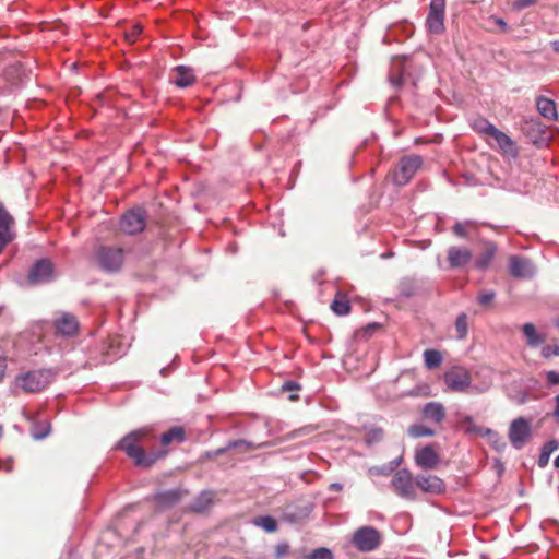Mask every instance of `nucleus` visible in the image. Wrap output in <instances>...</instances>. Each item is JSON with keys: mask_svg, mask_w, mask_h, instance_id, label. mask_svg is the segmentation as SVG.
<instances>
[{"mask_svg": "<svg viewBox=\"0 0 559 559\" xmlns=\"http://www.w3.org/2000/svg\"><path fill=\"white\" fill-rule=\"evenodd\" d=\"M151 427H142L129 432L117 444L116 449L123 451L133 461L136 467L150 468L159 460L165 459L169 450L166 447L173 443H182L186 439V431L180 426L171 427L160 436L163 449L145 451L146 444L152 436Z\"/></svg>", "mask_w": 559, "mask_h": 559, "instance_id": "f257e3e1", "label": "nucleus"}, {"mask_svg": "<svg viewBox=\"0 0 559 559\" xmlns=\"http://www.w3.org/2000/svg\"><path fill=\"white\" fill-rule=\"evenodd\" d=\"M53 377V372L49 369L27 371L15 378L14 385L25 393H37L46 389Z\"/></svg>", "mask_w": 559, "mask_h": 559, "instance_id": "f03ea898", "label": "nucleus"}, {"mask_svg": "<svg viewBox=\"0 0 559 559\" xmlns=\"http://www.w3.org/2000/svg\"><path fill=\"white\" fill-rule=\"evenodd\" d=\"M421 166V156L416 154L404 155L397 160L389 177L395 186L402 187L413 179Z\"/></svg>", "mask_w": 559, "mask_h": 559, "instance_id": "7ed1b4c3", "label": "nucleus"}, {"mask_svg": "<svg viewBox=\"0 0 559 559\" xmlns=\"http://www.w3.org/2000/svg\"><path fill=\"white\" fill-rule=\"evenodd\" d=\"M126 251L121 247L100 245L95 250V262L97 265L109 273L121 270L124 262Z\"/></svg>", "mask_w": 559, "mask_h": 559, "instance_id": "20e7f679", "label": "nucleus"}, {"mask_svg": "<svg viewBox=\"0 0 559 559\" xmlns=\"http://www.w3.org/2000/svg\"><path fill=\"white\" fill-rule=\"evenodd\" d=\"M382 540L381 533L373 526H361L357 528L350 538L352 545L361 552L376 550Z\"/></svg>", "mask_w": 559, "mask_h": 559, "instance_id": "39448f33", "label": "nucleus"}, {"mask_svg": "<svg viewBox=\"0 0 559 559\" xmlns=\"http://www.w3.org/2000/svg\"><path fill=\"white\" fill-rule=\"evenodd\" d=\"M444 382L449 391L465 393L472 385V374L466 368L454 366L444 372Z\"/></svg>", "mask_w": 559, "mask_h": 559, "instance_id": "423d86ee", "label": "nucleus"}, {"mask_svg": "<svg viewBox=\"0 0 559 559\" xmlns=\"http://www.w3.org/2000/svg\"><path fill=\"white\" fill-rule=\"evenodd\" d=\"M444 0H431L426 26L429 33L440 34L444 31Z\"/></svg>", "mask_w": 559, "mask_h": 559, "instance_id": "0eeeda50", "label": "nucleus"}, {"mask_svg": "<svg viewBox=\"0 0 559 559\" xmlns=\"http://www.w3.org/2000/svg\"><path fill=\"white\" fill-rule=\"evenodd\" d=\"M531 437V423L524 417L514 419L509 427V440L516 449H521Z\"/></svg>", "mask_w": 559, "mask_h": 559, "instance_id": "6e6552de", "label": "nucleus"}, {"mask_svg": "<svg viewBox=\"0 0 559 559\" xmlns=\"http://www.w3.org/2000/svg\"><path fill=\"white\" fill-rule=\"evenodd\" d=\"M392 487L394 491L403 498L413 499L415 497L414 487L415 481L409 471L400 469L397 471L392 480Z\"/></svg>", "mask_w": 559, "mask_h": 559, "instance_id": "1a4fd4ad", "label": "nucleus"}, {"mask_svg": "<svg viewBox=\"0 0 559 559\" xmlns=\"http://www.w3.org/2000/svg\"><path fill=\"white\" fill-rule=\"evenodd\" d=\"M473 251L466 246H451L447 252L450 267L463 269L472 262Z\"/></svg>", "mask_w": 559, "mask_h": 559, "instance_id": "9d476101", "label": "nucleus"}, {"mask_svg": "<svg viewBox=\"0 0 559 559\" xmlns=\"http://www.w3.org/2000/svg\"><path fill=\"white\" fill-rule=\"evenodd\" d=\"M53 277L52 263L43 259L37 261L28 273V282L31 284H41L51 281Z\"/></svg>", "mask_w": 559, "mask_h": 559, "instance_id": "9b49d317", "label": "nucleus"}, {"mask_svg": "<svg viewBox=\"0 0 559 559\" xmlns=\"http://www.w3.org/2000/svg\"><path fill=\"white\" fill-rule=\"evenodd\" d=\"M119 224L123 233L133 235L144 229L145 218L142 212H124Z\"/></svg>", "mask_w": 559, "mask_h": 559, "instance_id": "f8f14e48", "label": "nucleus"}, {"mask_svg": "<svg viewBox=\"0 0 559 559\" xmlns=\"http://www.w3.org/2000/svg\"><path fill=\"white\" fill-rule=\"evenodd\" d=\"M415 463L424 469H435L440 463V457L431 445H426L416 451Z\"/></svg>", "mask_w": 559, "mask_h": 559, "instance_id": "ddd939ff", "label": "nucleus"}, {"mask_svg": "<svg viewBox=\"0 0 559 559\" xmlns=\"http://www.w3.org/2000/svg\"><path fill=\"white\" fill-rule=\"evenodd\" d=\"M56 331L63 336H73L79 331V321L71 313H61L55 321Z\"/></svg>", "mask_w": 559, "mask_h": 559, "instance_id": "4468645a", "label": "nucleus"}, {"mask_svg": "<svg viewBox=\"0 0 559 559\" xmlns=\"http://www.w3.org/2000/svg\"><path fill=\"white\" fill-rule=\"evenodd\" d=\"M415 485L424 492L440 493L444 490V483L435 475H418Z\"/></svg>", "mask_w": 559, "mask_h": 559, "instance_id": "2eb2a0df", "label": "nucleus"}, {"mask_svg": "<svg viewBox=\"0 0 559 559\" xmlns=\"http://www.w3.org/2000/svg\"><path fill=\"white\" fill-rule=\"evenodd\" d=\"M509 269L513 277L525 278L533 274V269L530 261L519 255H511L509 258Z\"/></svg>", "mask_w": 559, "mask_h": 559, "instance_id": "dca6fc26", "label": "nucleus"}, {"mask_svg": "<svg viewBox=\"0 0 559 559\" xmlns=\"http://www.w3.org/2000/svg\"><path fill=\"white\" fill-rule=\"evenodd\" d=\"M13 224L14 219L9 212H0V253L13 239V235L11 233V227Z\"/></svg>", "mask_w": 559, "mask_h": 559, "instance_id": "f3484780", "label": "nucleus"}, {"mask_svg": "<svg viewBox=\"0 0 559 559\" xmlns=\"http://www.w3.org/2000/svg\"><path fill=\"white\" fill-rule=\"evenodd\" d=\"M492 139L497 142L499 148L503 154L515 157L518 155V148L515 142L507 135L504 132L500 131L498 128L491 135Z\"/></svg>", "mask_w": 559, "mask_h": 559, "instance_id": "a211bd4d", "label": "nucleus"}, {"mask_svg": "<svg viewBox=\"0 0 559 559\" xmlns=\"http://www.w3.org/2000/svg\"><path fill=\"white\" fill-rule=\"evenodd\" d=\"M423 416L436 424H441L445 418V408L439 402H429L423 408Z\"/></svg>", "mask_w": 559, "mask_h": 559, "instance_id": "6ab92c4d", "label": "nucleus"}, {"mask_svg": "<svg viewBox=\"0 0 559 559\" xmlns=\"http://www.w3.org/2000/svg\"><path fill=\"white\" fill-rule=\"evenodd\" d=\"M174 72L176 74L174 82L178 87H188L195 82V75L189 67L178 66L174 69Z\"/></svg>", "mask_w": 559, "mask_h": 559, "instance_id": "aec40b11", "label": "nucleus"}, {"mask_svg": "<svg viewBox=\"0 0 559 559\" xmlns=\"http://www.w3.org/2000/svg\"><path fill=\"white\" fill-rule=\"evenodd\" d=\"M180 499L181 492L177 489L158 492L154 496L155 503L160 508H170L178 503Z\"/></svg>", "mask_w": 559, "mask_h": 559, "instance_id": "412c9836", "label": "nucleus"}, {"mask_svg": "<svg viewBox=\"0 0 559 559\" xmlns=\"http://www.w3.org/2000/svg\"><path fill=\"white\" fill-rule=\"evenodd\" d=\"M536 107L538 112L548 120H556L558 117L556 104L552 99L539 96L536 99Z\"/></svg>", "mask_w": 559, "mask_h": 559, "instance_id": "4be33fe9", "label": "nucleus"}, {"mask_svg": "<svg viewBox=\"0 0 559 559\" xmlns=\"http://www.w3.org/2000/svg\"><path fill=\"white\" fill-rule=\"evenodd\" d=\"M497 252V246L493 242H486L484 251L475 261V267L478 270H486L490 265Z\"/></svg>", "mask_w": 559, "mask_h": 559, "instance_id": "5701e85b", "label": "nucleus"}, {"mask_svg": "<svg viewBox=\"0 0 559 559\" xmlns=\"http://www.w3.org/2000/svg\"><path fill=\"white\" fill-rule=\"evenodd\" d=\"M522 331L527 340V345L530 347H537L546 341V335L537 333L533 323H525Z\"/></svg>", "mask_w": 559, "mask_h": 559, "instance_id": "b1692460", "label": "nucleus"}, {"mask_svg": "<svg viewBox=\"0 0 559 559\" xmlns=\"http://www.w3.org/2000/svg\"><path fill=\"white\" fill-rule=\"evenodd\" d=\"M472 129L480 135L491 136L496 127L484 117L475 118L471 123Z\"/></svg>", "mask_w": 559, "mask_h": 559, "instance_id": "393cba45", "label": "nucleus"}, {"mask_svg": "<svg viewBox=\"0 0 559 559\" xmlns=\"http://www.w3.org/2000/svg\"><path fill=\"white\" fill-rule=\"evenodd\" d=\"M460 425L462 429L465 431V433H475L478 436L491 433L490 429H485L483 427L477 426L471 416H464L461 419Z\"/></svg>", "mask_w": 559, "mask_h": 559, "instance_id": "a878e982", "label": "nucleus"}, {"mask_svg": "<svg viewBox=\"0 0 559 559\" xmlns=\"http://www.w3.org/2000/svg\"><path fill=\"white\" fill-rule=\"evenodd\" d=\"M424 360L427 369L433 370L441 366L443 357L437 349H426L424 352Z\"/></svg>", "mask_w": 559, "mask_h": 559, "instance_id": "bb28decb", "label": "nucleus"}, {"mask_svg": "<svg viewBox=\"0 0 559 559\" xmlns=\"http://www.w3.org/2000/svg\"><path fill=\"white\" fill-rule=\"evenodd\" d=\"M215 493L213 491H203L194 501L192 509L197 512L205 511L214 501Z\"/></svg>", "mask_w": 559, "mask_h": 559, "instance_id": "cd10ccee", "label": "nucleus"}, {"mask_svg": "<svg viewBox=\"0 0 559 559\" xmlns=\"http://www.w3.org/2000/svg\"><path fill=\"white\" fill-rule=\"evenodd\" d=\"M558 449V442L556 440H551L544 444L542 448L539 457H538V466L545 467L550 459V455L552 452H555Z\"/></svg>", "mask_w": 559, "mask_h": 559, "instance_id": "c85d7f7f", "label": "nucleus"}, {"mask_svg": "<svg viewBox=\"0 0 559 559\" xmlns=\"http://www.w3.org/2000/svg\"><path fill=\"white\" fill-rule=\"evenodd\" d=\"M407 432L413 438L431 437L435 430L420 424H415L408 427Z\"/></svg>", "mask_w": 559, "mask_h": 559, "instance_id": "c756f323", "label": "nucleus"}, {"mask_svg": "<svg viewBox=\"0 0 559 559\" xmlns=\"http://www.w3.org/2000/svg\"><path fill=\"white\" fill-rule=\"evenodd\" d=\"M331 309L338 316L349 313L350 306L347 299L343 296H336L331 305Z\"/></svg>", "mask_w": 559, "mask_h": 559, "instance_id": "7c9ffc66", "label": "nucleus"}, {"mask_svg": "<svg viewBox=\"0 0 559 559\" xmlns=\"http://www.w3.org/2000/svg\"><path fill=\"white\" fill-rule=\"evenodd\" d=\"M455 330L457 333V338H464L467 334V316L465 313H461L455 321Z\"/></svg>", "mask_w": 559, "mask_h": 559, "instance_id": "2f4dec72", "label": "nucleus"}, {"mask_svg": "<svg viewBox=\"0 0 559 559\" xmlns=\"http://www.w3.org/2000/svg\"><path fill=\"white\" fill-rule=\"evenodd\" d=\"M257 524L261 525L266 532H275L277 530L276 521L271 516H262Z\"/></svg>", "mask_w": 559, "mask_h": 559, "instance_id": "473e14b6", "label": "nucleus"}, {"mask_svg": "<svg viewBox=\"0 0 559 559\" xmlns=\"http://www.w3.org/2000/svg\"><path fill=\"white\" fill-rule=\"evenodd\" d=\"M309 559H333V555L328 548H318L314 549L309 556Z\"/></svg>", "mask_w": 559, "mask_h": 559, "instance_id": "72a5a7b5", "label": "nucleus"}, {"mask_svg": "<svg viewBox=\"0 0 559 559\" xmlns=\"http://www.w3.org/2000/svg\"><path fill=\"white\" fill-rule=\"evenodd\" d=\"M382 435L383 432L381 429H371L365 435L364 440L366 443L372 444L380 441L382 439Z\"/></svg>", "mask_w": 559, "mask_h": 559, "instance_id": "f704fd0d", "label": "nucleus"}, {"mask_svg": "<svg viewBox=\"0 0 559 559\" xmlns=\"http://www.w3.org/2000/svg\"><path fill=\"white\" fill-rule=\"evenodd\" d=\"M142 33V26L134 24L128 32H126V39L132 44L135 43Z\"/></svg>", "mask_w": 559, "mask_h": 559, "instance_id": "c9c22d12", "label": "nucleus"}, {"mask_svg": "<svg viewBox=\"0 0 559 559\" xmlns=\"http://www.w3.org/2000/svg\"><path fill=\"white\" fill-rule=\"evenodd\" d=\"M49 433L48 425H36L33 428V436L35 439H43Z\"/></svg>", "mask_w": 559, "mask_h": 559, "instance_id": "e433bc0d", "label": "nucleus"}, {"mask_svg": "<svg viewBox=\"0 0 559 559\" xmlns=\"http://www.w3.org/2000/svg\"><path fill=\"white\" fill-rule=\"evenodd\" d=\"M542 355L544 358H550L552 356H559V345H546L542 348Z\"/></svg>", "mask_w": 559, "mask_h": 559, "instance_id": "4c0bfd02", "label": "nucleus"}, {"mask_svg": "<svg viewBox=\"0 0 559 559\" xmlns=\"http://www.w3.org/2000/svg\"><path fill=\"white\" fill-rule=\"evenodd\" d=\"M495 293L493 292H484L479 294L478 296V302L479 305L486 307L491 304V301L495 299Z\"/></svg>", "mask_w": 559, "mask_h": 559, "instance_id": "58836bf2", "label": "nucleus"}, {"mask_svg": "<svg viewBox=\"0 0 559 559\" xmlns=\"http://www.w3.org/2000/svg\"><path fill=\"white\" fill-rule=\"evenodd\" d=\"M453 233L459 236V237H462V238H465L468 236L467 231H466V227L464 224L462 223H456L454 226H453Z\"/></svg>", "mask_w": 559, "mask_h": 559, "instance_id": "ea45409f", "label": "nucleus"}, {"mask_svg": "<svg viewBox=\"0 0 559 559\" xmlns=\"http://www.w3.org/2000/svg\"><path fill=\"white\" fill-rule=\"evenodd\" d=\"M7 370V356L4 352L0 348V381L3 379Z\"/></svg>", "mask_w": 559, "mask_h": 559, "instance_id": "a19ab883", "label": "nucleus"}, {"mask_svg": "<svg viewBox=\"0 0 559 559\" xmlns=\"http://www.w3.org/2000/svg\"><path fill=\"white\" fill-rule=\"evenodd\" d=\"M299 389H300L299 384H297L294 381L285 382L282 385V391H284V392H295V391H298Z\"/></svg>", "mask_w": 559, "mask_h": 559, "instance_id": "79ce46f5", "label": "nucleus"}, {"mask_svg": "<svg viewBox=\"0 0 559 559\" xmlns=\"http://www.w3.org/2000/svg\"><path fill=\"white\" fill-rule=\"evenodd\" d=\"M537 0H515L514 1V7L518 9V10H522L524 8H527L532 4H534Z\"/></svg>", "mask_w": 559, "mask_h": 559, "instance_id": "37998d69", "label": "nucleus"}, {"mask_svg": "<svg viewBox=\"0 0 559 559\" xmlns=\"http://www.w3.org/2000/svg\"><path fill=\"white\" fill-rule=\"evenodd\" d=\"M390 82L395 86H401L403 84V75L402 73L393 74L391 73L389 75Z\"/></svg>", "mask_w": 559, "mask_h": 559, "instance_id": "c03bdc74", "label": "nucleus"}, {"mask_svg": "<svg viewBox=\"0 0 559 559\" xmlns=\"http://www.w3.org/2000/svg\"><path fill=\"white\" fill-rule=\"evenodd\" d=\"M546 378H547V381L550 383V384H559V373L556 372V371H548L546 373Z\"/></svg>", "mask_w": 559, "mask_h": 559, "instance_id": "a18cd8bd", "label": "nucleus"}, {"mask_svg": "<svg viewBox=\"0 0 559 559\" xmlns=\"http://www.w3.org/2000/svg\"><path fill=\"white\" fill-rule=\"evenodd\" d=\"M313 431H314L313 427L307 426V427L300 428V429L295 430L294 432H292V437L304 436V435L311 433Z\"/></svg>", "mask_w": 559, "mask_h": 559, "instance_id": "49530a36", "label": "nucleus"}, {"mask_svg": "<svg viewBox=\"0 0 559 559\" xmlns=\"http://www.w3.org/2000/svg\"><path fill=\"white\" fill-rule=\"evenodd\" d=\"M493 21H495V23H496L497 25H499V26L501 27V29H502L503 32H506V31H507V28H508V27H507V23H506L502 19H500V17H495V19H493Z\"/></svg>", "mask_w": 559, "mask_h": 559, "instance_id": "de8ad7c7", "label": "nucleus"}, {"mask_svg": "<svg viewBox=\"0 0 559 559\" xmlns=\"http://www.w3.org/2000/svg\"><path fill=\"white\" fill-rule=\"evenodd\" d=\"M554 416L559 419V395L556 396V407L554 411Z\"/></svg>", "mask_w": 559, "mask_h": 559, "instance_id": "09e8293b", "label": "nucleus"}, {"mask_svg": "<svg viewBox=\"0 0 559 559\" xmlns=\"http://www.w3.org/2000/svg\"><path fill=\"white\" fill-rule=\"evenodd\" d=\"M550 46L555 52L559 53V39L550 41Z\"/></svg>", "mask_w": 559, "mask_h": 559, "instance_id": "8fccbe9b", "label": "nucleus"}, {"mask_svg": "<svg viewBox=\"0 0 559 559\" xmlns=\"http://www.w3.org/2000/svg\"><path fill=\"white\" fill-rule=\"evenodd\" d=\"M330 488L332 490L340 491V490H342V485L334 483V484H331Z\"/></svg>", "mask_w": 559, "mask_h": 559, "instance_id": "3c124183", "label": "nucleus"}, {"mask_svg": "<svg viewBox=\"0 0 559 559\" xmlns=\"http://www.w3.org/2000/svg\"><path fill=\"white\" fill-rule=\"evenodd\" d=\"M298 399H299V396H298V394H296V393H292V394L289 395V400H290V401H297Z\"/></svg>", "mask_w": 559, "mask_h": 559, "instance_id": "603ef678", "label": "nucleus"}, {"mask_svg": "<svg viewBox=\"0 0 559 559\" xmlns=\"http://www.w3.org/2000/svg\"><path fill=\"white\" fill-rule=\"evenodd\" d=\"M554 464L557 468H559V455L555 459Z\"/></svg>", "mask_w": 559, "mask_h": 559, "instance_id": "864d4df0", "label": "nucleus"}, {"mask_svg": "<svg viewBox=\"0 0 559 559\" xmlns=\"http://www.w3.org/2000/svg\"><path fill=\"white\" fill-rule=\"evenodd\" d=\"M555 324L559 329V317L556 319Z\"/></svg>", "mask_w": 559, "mask_h": 559, "instance_id": "5fc2aeb1", "label": "nucleus"}, {"mask_svg": "<svg viewBox=\"0 0 559 559\" xmlns=\"http://www.w3.org/2000/svg\"><path fill=\"white\" fill-rule=\"evenodd\" d=\"M3 435V427L0 425V438L2 437Z\"/></svg>", "mask_w": 559, "mask_h": 559, "instance_id": "6e6d98bb", "label": "nucleus"}, {"mask_svg": "<svg viewBox=\"0 0 559 559\" xmlns=\"http://www.w3.org/2000/svg\"><path fill=\"white\" fill-rule=\"evenodd\" d=\"M277 551H278V555H281L282 552H284L285 550L284 549H281L280 547L277 548Z\"/></svg>", "mask_w": 559, "mask_h": 559, "instance_id": "4d7b16f0", "label": "nucleus"}, {"mask_svg": "<svg viewBox=\"0 0 559 559\" xmlns=\"http://www.w3.org/2000/svg\"><path fill=\"white\" fill-rule=\"evenodd\" d=\"M277 551H278V555H281L282 552H284L285 550L284 549H281L280 547L277 548Z\"/></svg>", "mask_w": 559, "mask_h": 559, "instance_id": "13d9d810", "label": "nucleus"}, {"mask_svg": "<svg viewBox=\"0 0 559 559\" xmlns=\"http://www.w3.org/2000/svg\"><path fill=\"white\" fill-rule=\"evenodd\" d=\"M1 210H3V207H2V206H0V211H1Z\"/></svg>", "mask_w": 559, "mask_h": 559, "instance_id": "bf43d9fd", "label": "nucleus"}]
</instances>
